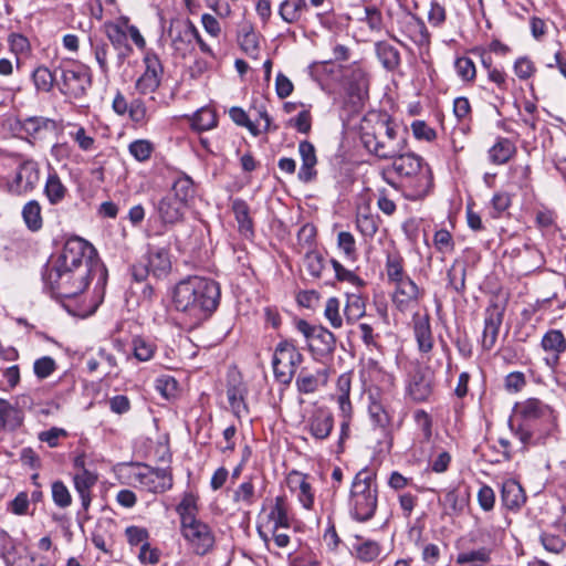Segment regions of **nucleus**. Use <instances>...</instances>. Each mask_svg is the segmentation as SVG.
<instances>
[{
	"instance_id": "c9c22d12",
	"label": "nucleus",
	"mask_w": 566,
	"mask_h": 566,
	"mask_svg": "<svg viewBox=\"0 0 566 566\" xmlns=\"http://www.w3.org/2000/svg\"><path fill=\"white\" fill-rule=\"evenodd\" d=\"M268 524L271 525L270 528L290 527L291 524L287 515V506L283 496L275 497L274 505L268 515Z\"/></svg>"
},
{
	"instance_id": "de8ad7c7",
	"label": "nucleus",
	"mask_w": 566,
	"mask_h": 566,
	"mask_svg": "<svg viewBox=\"0 0 566 566\" xmlns=\"http://www.w3.org/2000/svg\"><path fill=\"white\" fill-rule=\"evenodd\" d=\"M303 268L313 279H319L325 268V258L316 250H307L303 258Z\"/></svg>"
},
{
	"instance_id": "c756f323",
	"label": "nucleus",
	"mask_w": 566,
	"mask_h": 566,
	"mask_svg": "<svg viewBox=\"0 0 566 566\" xmlns=\"http://www.w3.org/2000/svg\"><path fill=\"white\" fill-rule=\"evenodd\" d=\"M327 381V371L325 369L317 370L315 374L302 370L296 378L295 385L301 394H313L324 386Z\"/></svg>"
},
{
	"instance_id": "6ab92c4d",
	"label": "nucleus",
	"mask_w": 566,
	"mask_h": 566,
	"mask_svg": "<svg viewBox=\"0 0 566 566\" xmlns=\"http://www.w3.org/2000/svg\"><path fill=\"white\" fill-rule=\"evenodd\" d=\"M187 206L180 202L169 192L166 193L156 205V211L164 224L174 226L182 221Z\"/></svg>"
},
{
	"instance_id": "a211bd4d",
	"label": "nucleus",
	"mask_w": 566,
	"mask_h": 566,
	"mask_svg": "<svg viewBox=\"0 0 566 566\" xmlns=\"http://www.w3.org/2000/svg\"><path fill=\"white\" fill-rule=\"evenodd\" d=\"M170 34L171 46L176 54L185 57L192 51V41L193 35H197V28L190 20L177 24L171 29Z\"/></svg>"
},
{
	"instance_id": "7c9ffc66",
	"label": "nucleus",
	"mask_w": 566,
	"mask_h": 566,
	"mask_svg": "<svg viewBox=\"0 0 566 566\" xmlns=\"http://www.w3.org/2000/svg\"><path fill=\"white\" fill-rule=\"evenodd\" d=\"M516 153V147L509 138L500 137L489 149V160L494 165L506 164Z\"/></svg>"
},
{
	"instance_id": "423d86ee",
	"label": "nucleus",
	"mask_w": 566,
	"mask_h": 566,
	"mask_svg": "<svg viewBox=\"0 0 566 566\" xmlns=\"http://www.w3.org/2000/svg\"><path fill=\"white\" fill-rule=\"evenodd\" d=\"M377 502L375 475L368 469H363L355 475L352 483L348 503L350 515L358 522H366L374 516Z\"/></svg>"
},
{
	"instance_id": "39448f33",
	"label": "nucleus",
	"mask_w": 566,
	"mask_h": 566,
	"mask_svg": "<svg viewBox=\"0 0 566 566\" xmlns=\"http://www.w3.org/2000/svg\"><path fill=\"white\" fill-rule=\"evenodd\" d=\"M54 264L63 269L84 268L87 273L98 276V284L104 285L106 281L107 271L99 261L96 250L91 243L78 237L71 238L65 242Z\"/></svg>"
},
{
	"instance_id": "09e8293b",
	"label": "nucleus",
	"mask_w": 566,
	"mask_h": 566,
	"mask_svg": "<svg viewBox=\"0 0 566 566\" xmlns=\"http://www.w3.org/2000/svg\"><path fill=\"white\" fill-rule=\"evenodd\" d=\"M176 511L180 516L181 525L197 520V496L192 493H185L180 503L177 505Z\"/></svg>"
},
{
	"instance_id": "20e7f679",
	"label": "nucleus",
	"mask_w": 566,
	"mask_h": 566,
	"mask_svg": "<svg viewBox=\"0 0 566 566\" xmlns=\"http://www.w3.org/2000/svg\"><path fill=\"white\" fill-rule=\"evenodd\" d=\"M94 276V274L87 273V270L84 268L76 270L71 268L63 269L60 265L53 264L44 273L43 280L45 289L50 292L51 296L61 302L70 313H73L66 301L80 296Z\"/></svg>"
},
{
	"instance_id": "6e6d98bb",
	"label": "nucleus",
	"mask_w": 566,
	"mask_h": 566,
	"mask_svg": "<svg viewBox=\"0 0 566 566\" xmlns=\"http://www.w3.org/2000/svg\"><path fill=\"white\" fill-rule=\"evenodd\" d=\"M510 182L520 189H526L531 185V167L528 165H513L509 170Z\"/></svg>"
},
{
	"instance_id": "4d7b16f0",
	"label": "nucleus",
	"mask_w": 566,
	"mask_h": 566,
	"mask_svg": "<svg viewBox=\"0 0 566 566\" xmlns=\"http://www.w3.org/2000/svg\"><path fill=\"white\" fill-rule=\"evenodd\" d=\"M103 28L107 39L115 48L125 45L127 41V32L120 23L108 21L104 23Z\"/></svg>"
},
{
	"instance_id": "864d4df0",
	"label": "nucleus",
	"mask_w": 566,
	"mask_h": 566,
	"mask_svg": "<svg viewBox=\"0 0 566 566\" xmlns=\"http://www.w3.org/2000/svg\"><path fill=\"white\" fill-rule=\"evenodd\" d=\"M69 132L70 138L77 144L78 148L83 151H92L95 149V138L90 135L86 129L81 125H72Z\"/></svg>"
},
{
	"instance_id": "bf43d9fd",
	"label": "nucleus",
	"mask_w": 566,
	"mask_h": 566,
	"mask_svg": "<svg viewBox=\"0 0 566 566\" xmlns=\"http://www.w3.org/2000/svg\"><path fill=\"white\" fill-rule=\"evenodd\" d=\"M510 428L524 447L544 443V439L542 437H535L534 433L523 423L515 424L511 421Z\"/></svg>"
},
{
	"instance_id": "680f3d73",
	"label": "nucleus",
	"mask_w": 566,
	"mask_h": 566,
	"mask_svg": "<svg viewBox=\"0 0 566 566\" xmlns=\"http://www.w3.org/2000/svg\"><path fill=\"white\" fill-rule=\"evenodd\" d=\"M52 500L61 509L69 507L72 504V495L67 486L62 481L52 483Z\"/></svg>"
},
{
	"instance_id": "cd10ccee",
	"label": "nucleus",
	"mask_w": 566,
	"mask_h": 566,
	"mask_svg": "<svg viewBox=\"0 0 566 566\" xmlns=\"http://www.w3.org/2000/svg\"><path fill=\"white\" fill-rule=\"evenodd\" d=\"M356 542L353 544L354 556L361 563H373L378 559L382 553V547L376 541L364 538L359 535L355 536Z\"/></svg>"
},
{
	"instance_id": "9b49d317",
	"label": "nucleus",
	"mask_w": 566,
	"mask_h": 566,
	"mask_svg": "<svg viewBox=\"0 0 566 566\" xmlns=\"http://www.w3.org/2000/svg\"><path fill=\"white\" fill-rule=\"evenodd\" d=\"M134 481L145 491L164 493L172 486V475L167 469H154L140 465L134 473Z\"/></svg>"
},
{
	"instance_id": "473e14b6",
	"label": "nucleus",
	"mask_w": 566,
	"mask_h": 566,
	"mask_svg": "<svg viewBox=\"0 0 566 566\" xmlns=\"http://www.w3.org/2000/svg\"><path fill=\"white\" fill-rule=\"evenodd\" d=\"M467 504V496L461 495L457 489L448 490L441 499L443 513L450 516L461 514Z\"/></svg>"
},
{
	"instance_id": "b1692460",
	"label": "nucleus",
	"mask_w": 566,
	"mask_h": 566,
	"mask_svg": "<svg viewBox=\"0 0 566 566\" xmlns=\"http://www.w3.org/2000/svg\"><path fill=\"white\" fill-rule=\"evenodd\" d=\"M516 412L525 422L553 419V409L537 398H530L518 403Z\"/></svg>"
},
{
	"instance_id": "c85d7f7f",
	"label": "nucleus",
	"mask_w": 566,
	"mask_h": 566,
	"mask_svg": "<svg viewBox=\"0 0 566 566\" xmlns=\"http://www.w3.org/2000/svg\"><path fill=\"white\" fill-rule=\"evenodd\" d=\"M501 500L509 510H518L525 503L524 490L515 480H506L502 484Z\"/></svg>"
},
{
	"instance_id": "f704fd0d",
	"label": "nucleus",
	"mask_w": 566,
	"mask_h": 566,
	"mask_svg": "<svg viewBox=\"0 0 566 566\" xmlns=\"http://www.w3.org/2000/svg\"><path fill=\"white\" fill-rule=\"evenodd\" d=\"M366 313V303L361 295L348 293L344 306V315L348 324H354Z\"/></svg>"
},
{
	"instance_id": "7ed1b4c3",
	"label": "nucleus",
	"mask_w": 566,
	"mask_h": 566,
	"mask_svg": "<svg viewBox=\"0 0 566 566\" xmlns=\"http://www.w3.org/2000/svg\"><path fill=\"white\" fill-rule=\"evenodd\" d=\"M364 147L379 159H394L407 149V138L389 116L375 114L373 130L363 128Z\"/></svg>"
},
{
	"instance_id": "ddd939ff",
	"label": "nucleus",
	"mask_w": 566,
	"mask_h": 566,
	"mask_svg": "<svg viewBox=\"0 0 566 566\" xmlns=\"http://www.w3.org/2000/svg\"><path fill=\"white\" fill-rule=\"evenodd\" d=\"M334 428V415L324 406L315 407L304 420V430L316 441L326 440Z\"/></svg>"
},
{
	"instance_id": "13d9d810",
	"label": "nucleus",
	"mask_w": 566,
	"mask_h": 566,
	"mask_svg": "<svg viewBox=\"0 0 566 566\" xmlns=\"http://www.w3.org/2000/svg\"><path fill=\"white\" fill-rule=\"evenodd\" d=\"M324 316L333 328L343 326V317L340 315V302L337 297H329L325 303Z\"/></svg>"
},
{
	"instance_id": "412c9836",
	"label": "nucleus",
	"mask_w": 566,
	"mask_h": 566,
	"mask_svg": "<svg viewBox=\"0 0 566 566\" xmlns=\"http://www.w3.org/2000/svg\"><path fill=\"white\" fill-rule=\"evenodd\" d=\"M412 329L419 352L422 354L431 352L433 348V336L431 332L430 316L427 312L413 313Z\"/></svg>"
},
{
	"instance_id": "f3484780",
	"label": "nucleus",
	"mask_w": 566,
	"mask_h": 566,
	"mask_svg": "<svg viewBox=\"0 0 566 566\" xmlns=\"http://www.w3.org/2000/svg\"><path fill=\"white\" fill-rule=\"evenodd\" d=\"M226 392L230 408L237 418L248 412L245 403L248 388L240 374L232 373L228 376Z\"/></svg>"
},
{
	"instance_id": "58836bf2",
	"label": "nucleus",
	"mask_w": 566,
	"mask_h": 566,
	"mask_svg": "<svg viewBox=\"0 0 566 566\" xmlns=\"http://www.w3.org/2000/svg\"><path fill=\"white\" fill-rule=\"evenodd\" d=\"M169 193L172 195V197H176L185 206L189 207V203L195 198L196 193L192 179L188 176L177 178Z\"/></svg>"
},
{
	"instance_id": "4c0bfd02",
	"label": "nucleus",
	"mask_w": 566,
	"mask_h": 566,
	"mask_svg": "<svg viewBox=\"0 0 566 566\" xmlns=\"http://www.w3.org/2000/svg\"><path fill=\"white\" fill-rule=\"evenodd\" d=\"M376 54L382 66L388 71H394L400 64L399 51L388 42L380 41L376 45Z\"/></svg>"
},
{
	"instance_id": "a18cd8bd",
	"label": "nucleus",
	"mask_w": 566,
	"mask_h": 566,
	"mask_svg": "<svg viewBox=\"0 0 566 566\" xmlns=\"http://www.w3.org/2000/svg\"><path fill=\"white\" fill-rule=\"evenodd\" d=\"M352 376L342 374L336 382V400L339 411H348L353 409L350 402Z\"/></svg>"
},
{
	"instance_id": "4468645a",
	"label": "nucleus",
	"mask_w": 566,
	"mask_h": 566,
	"mask_svg": "<svg viewBox=\"0 0 566 566\" xmlns=\"http://www.w3.org/2000/svg\"><path fill=\"white\" fill-rule=\"evenodd\" d=\"M505 305L492 302L485 310L484 328L481 345L484 350H491L496 343L500 327L502 326Z\"/></svg>"
},
{
	"instance_id": "0eeeda50",
	"label": "nucleus",
	"mask_w": 566,
	"mask_h": 566,
	"mask_svg": "<svg viewBox=\"0 0 566 566\" xmlns=\"http://www.w3.org/2000/svg\"><path fill=\"white\" fill-rule=\"evenodd\" d=\"M60 80L56 82L60 92L72 98L83 97L92 85L90 67L81 63H67L57 67Z\"/></svg>"
},
{
	"instance_id": "37998d69",
	"label": "nucleus",
	"mask_w": 566,
	"mask_h": 566,
	"mask_svg": "<svg viewBox=\"0 0 566 566\" xmlns=\"http://www.w3.org/2000/svg\"><path fill=\"white\" fill-rule=\"evenodd\" d=\"M22 413L7 400L0 399V427L3 429H15L21 426Z\"/></svg>"
},
{
	"instance_id": "dca6fc26",
	"label": "nucleus",
	"mask_w": 566,
	"mask_h": 566,
	"mask_svg": "<svg viewBox=\"0 0 566 566\" xmlns=\"http://www.w3.org/2000/svg\"><path fill=\"white\" fill-rule=\"evenodd\" d=\"M394 286L392 303L402 313L417 307L423 296V290L410 277L394 284Z\"/></svg>"
},
{
	"instance_id": "052dcab7",
	"label": "nucleus",
	"mask_w": 566,
	"mask_h": 566,
	"mask_svg": "<svg viewBox=\"0 0 566 566\" xmlns=\"http://www.w3.org/2000/svg\"><path fill=\"white\" fill-rule=\"evenodd\" d=\"M458 76L464 82H473L476 76L474 62L467 56L458 57L454 62Z\"/></svg>"
},
{
	"instance_id": "e433bc0d",
	"label": "nucleus",
	"mask_w": 566,
	"mask_h": 566,
	"mask_svg": "<svg viewBox=\"0 0 566 566\" xmlns=\"http://www.w3.org/2000/svg\"><path fill=\"white\" fill-rule=\"evenodd\" d=\"M258 500V494L252 480H248L238 485L233 491L232 501L239 507H250Z\"/></svg>"
},
{
	"instance_id": "338daca9",
	"label": "nucleus",
	"mask_w": 566,
	"mask_h": 566,
	"mask_svg": "<svg viewBox=\"0 0 566 566\" xmlns=\"http://www.w3.org/2000/svg\"><path fill=\"white\" fill-rule=\"evenodd\" d=\"M433 245L441 254H451L454 251L452 234L444 229L436 231L433 235Z\"/></svg>"
},
{
	"instance_id": "a878e982",
	"label": "nucleus",
	"mask_w": 566,
	"mask_h": 566,
	"mask_svg": "<svg viewBox=\"0 0 566 566\" xmlns=\"http://www.w3.org/2000/svg\"><path fill=\"white\" fill-rule=\"evenodd\" d=\"M97 474L90 470L75 472L73 475L74 489L77 492L82 507L86 512L92 502V489L97 483Z\"/></svg>"
},
{
	"instance_id": "774afa93",
	"label": "nucleus",
	"mask_w": 566,
	"mask_h": 566,
	"mask_svg": "<svg viewBox=\"0 0 566 566\" xmlns=\"http://www.w3.org/2000/svg\"><path fill=\"white\" fill-rule=\"evenodd\" d=\"M129 154L138 161H145L149 159L154 147L150 142L146 139H137L129 144Z\"/></svg>"
},
{
	"instance_id": "69168bd1",
	"label": "nucleus",
	"mask_w": 566,
	"mask_h": 566,
	"mask_svg": "<svg viewBox=\"0 0 566 566\" xmlns=\"http://www.w3.org/2000/svg\"><path fill=\"white\" fill-rule=\"evenodd\" d=\"M91 46L95 56V60L99 66V70L103 74H107L108 72V62L107 56L109 52V46L103 40L94 41L91 39Z\"/></svg>"
},
{
	"instance_id": "ea45409f",
	"label": "nucleus",
	"mask_w": 566,
	"mask_h": 566,
	"mask_svg": "<svg viewBox=\"0 0 566 566\" xmlns=\"http://www.w3.org/2000/svg\"><path fill=\"white\" fill-rule=\"evenodd\" d=\"M22 218L30 231H39L43 226L42 207L40 202L36 200L28 201L22 208Z\"/></svg>"
},
{
	"instance_id": "4be33fe9",
	"label": "nucleus",
	"mask_w": 566,
	"mask_h": 566,
	"mask_svg": "<svg viewBox=\"0 0 566 566\" xmlns=\"http://www.w3.org/2000/svg\"><path fill=\"white\" fill-rule=\"evenodd\" d=\"M298 155L302 160L297 177L304 182L313 181L317 176L316 165L317 156L314 145L308 140H302L298 144Z\"/></svg>"
},
{
	"instance_id": "aec40b11",
	"label": "nucleus",
	"mask_w": 566,
	"mask_h": 566,
	"mask_svg": "<svg viewBox=\"0 0 566 566\" xmlns=\"http://www.w3.org/2000/svg\"><path fill=\"white\" fill-rule=\"evenodd\" d=\"M541 346L547 354L545 363L549 367H555L560 358V355L566 350V338L562 331L549 329L542 337Z\"/></svg>"
},
{
	"instance_id": "0e129e2a",
	"label": "nucleus",
	"mask_w": 566,
	"mask_h": 566,
	"mask_svg": "<svg viewBox=\"0 0 566 566\" xmlns=\"http://www.w3.org/2000/svg\"><path fill=\"white\" fill-rule=\"evenodd\" d=\"M368 412L373 422L378 427H386L390 422V417L384 406L370 396Z\"/></svg>"
},
{
	"instance_id": "2eb2a0df",
	"label": "nucleus",
	"mask_w": 566,
	"mask_h": 566,
	"mask_svg": "<svg viewBox=\"0 0 566 566\" xmlns=\"http://www.w3.org/2000/svg\"><path fill=\"white\" fill-rule=\"evenodd\" d=\"M184 537L192 545L195 552L205 555L214 543V537L209 526L199 520L181 525Z\"/></svg>"
},
{
	"instance_id": "f8f14e48",
	"label": "nucleus",
	"mask_w": 566,
	"mask_h": 566,
	"mask_svg": "<svg viewBox=\"0 0 566 566\" xmlns=\"http://www.w3.org/2000/svg\"><path fill=\"white\" fill-rule=\"evenodd\" d=\"M434 387V374L426 368L416 369L408 379L406 392L415 402H424L431 397Z\"/></svg>"
},
{
	"instance_id": "e2e57ef3",
	"label": "nucleus",
	"mask_w": 566,
	"mask_h": 566,
	"mask_svg": "<svg viewBox=\"0 0 566 566\" xmlns=\"http://www.w3.org/2000/svg\"><path fill=\"white\" fill-rule=\"evenodd\" d=\"M129 118L138 125L147 123L150 118L146 103L142 98H134L129 104Z\"/></svg>"
},
{
	"instance_id": "5701e85b",
	"label": "nucleus",
	"mask_w": 566,
	"mask_h": 566,
	"mask_svg": "<svg viewBox=\"0 0 566 566\" xmlns=\"http://www.w3.org/2000/svg\"><path fill=\"white\" fill-rule=\"evenodd\" d=\"M401 31L417 45L428 44L429 32L424 22L411 13H403L399 20Z\"/></svg>"
},
{
	"instance_id": "a19ab883",
	"label": "nucleus",
	"mask_w": 566,
	"mask_h": 566,
	"mask_svg": "<svg viewBox=\"0 0 566 566\" xmlns=\"http://www.w3.org/2000/svg\"><path fill=\"white\" fill-rule=\"evenodd\" d=\"M67 192L66 187L61 181L60 177L55 171L49 174L45 186L44 193L51 205L60 203Z\"/></svg>"
},
{
	"instance_id": "1a4fd4ad",
	"label": "nucleus",
	"mask_w": 566,
	"mask_h": 566,
	"mask_svg": "<svg viewBox=\"0 0 566 566\" xmlns=\"http://www.w3.org/2000/svg\"><path fill=\"white\" fill-rule=\"evenodd\" d=\"M40 181L39 164L32 159L19 163L12 178H4L6 190L15 196L27 195L33 191Z\"/></svg>"
},
{
	"instance_id": "72a5a7b5",
	"label": "nucleus",
	"mask_w": 566,
	"mask_h": 566,
	"mask_svg": "<svg viewBox=\"0 0 566 566\" xmlns=\"http://www.w3.org/2000/svg\"><path fill=\"white\" fill-rule=\"evenodd\" d=\"M306 9L305 0H284L280 3L279 15L284 22L292 24L301 19Z\"/></svg>"
},
{
	"instance_id": "393cba45",
	"label": "nucleus",
	"mask_w": 566,
	"mask_h": 566,
	"mask_svg": "<svg viewBox=\"0 0 566 566\" xmlns=\"http://www.w3.org/2000/svg\"><path fill=\"white\" fill-rule=\"evenodd\" d=\"M56 129L57 123L48 117L30 116L21 120V130L35 139L45 138Z\"/></svg>"
},
{
	"instance_id": "f03ea898",
	"label": "nucleus",
	"mask_w": 566,
	"mask_h": 566,
	"mask_svg": "<svg viewBox=\"0 0 566 566\" xmlns=\"http://www.w3.org/2000/svg\"><path fill=\"white\" fill-rule=\"evenodd\" d=\"M392 170L399 181L397 188L409 200L424 198L433 187V176L430 166L415 153L401 151L392 159Z\"/></svg>"
},
{
	"instance_id": "f257e3e1",
	"label": "nucleus",
	"mask_w": 566,
	"mask_h": 566,
	"mask_svg": "<svg viewBox=\"0 0 566 566\" xmlns=\"http://www.w3.org/2000/svg\"><path fill=\"white\" fill-rule=\"evenodd\" d=\"M172 305L177 312L198 325L218 307L220 287L211 279L192 275L179 281L172 290Z\"/></svg>"
},
{
	"instance_id": "c03bdc74",
	"label": "nucleus",
	"mask_w": 566,
	"mask_h": 566,
	"mask_svg": "<svg viewBox=\"0 0 566 566\" xmlns=\"http://www.w3.org/2000/svg\"><path fill=\"white\" fill-rule=\"evenodd\" d=\"M491 560V549L488 547H480L478 549L462 551L457 555V565H472L480 564L486 565Z\"/></svg>"
},
{
	"instance_id": "2f4dec72",
	"label": "nucleus",
	"mask_w": 566,
	"mask_h": 566,
	"mask_svg": "<svg viewBox=\"0 0 566 566\" xmlns=\"http://www.w3.org/2000/svg\"><path fill=\"white\" fill-rule=\"evenodd\" d=\"M385 269L388 282L392 285L410 277L405 272L403 258L397 251L387 252Z\"/></svg>"
},
{
	"instance_id": "9d476101",
	"label": "nucleus",
	"mask_w": 566,
	"mask_h": 566,
	"mask_svg": "<svg viewBox=\"0 0 566 566\" xmlns=\"http://www.w3.org/2000/svg\"><path fill=\"white\" fill-rule=\"evenodd\" d=\"M145 71L136 80L135 88L142 95L155 93L161 85L164 77V65L154 51H147L143 57Z\"/></svg>"
},
{
	"instance_id": "603ef678",
	"label": "nucleus",
	"mask_w": 566,
	"mask_h": 566,
	"mask_svg": "<svg viewBox=\"0 0 566 566\" xmlns=\"http://www.w3.org/2000/svg\"><path fill=\"white\" fill-rule=\"evenodd\" d=\"M0 549L7 566L19 563L24 556H17L15 541L3 530L0 531Z\"/></svg>"
},
{
	"instance_id": "79ce46f5",
	"label": "nucleus",
	"mask_w": 566,
	"mask_h": 566,
	"mask_svg": "<svg viewBox=\"0 0 566 566\" xmlns=\"http://www.w3.org/2000/svg\"><path fill=\"white\" fill-rule=\"evenodd\" d=\"M356 227L365 238H373L378 231V217L369 208L359 209L356 216Z\"/></svg>"
},
{
	"instance_id": "6e6552de",
	"label": "nucleus",
	"mask_w": 566,
	"mask_h": 566,
	"mask_svg": "<svg viewBox=\"0 0 566 566\" xmlns=\"http://www.w3.org/2000/svg\"><path fill=\"white\" fill-rule=\"evenodd\" d=\"M302 360L303 355L292 342L287 339L281 340L276 345L272 358L275 379L283 385H289Z\"/></svg>"
},
{
	"instance_id": "8fccbe9b",
	"label": "nucleus",
	"mask_w": 566,
	"mask_h": 566,
	"mask_svg": "<svg viewBox=\"0 0 566 566\" xmlns=\"http://www.w3.org/2000/svg\"><path fill=\"white\" fill-rule=\"evenodd\" d=\"M156 345L150 339L136 336L132 340L133 355L138 361L150 360L156 353Z\"/></svg>"
},
{
	"instance_id": "49530a36",
	"label": "nucleus",
	"mask_w": 566,
	"mask_h": 566,
	"mask_svg": "<svg viewBox=\"0 0 566 566\" xmlns=\"http://www.w3.org/2000/svg\"><path fill=\"white\" fill-rule=\"evenodd\" d=\"M218 118L213 109L202 107L197 111L191 118V126L198 132L209 130L217 126Z\"/></svg>"
},
{
	"instance_id": "3c124183",
	"label": "nucleus",
	"mask_w": 566,
	"mask_h": 566,
	"mask_svg": "<svg viewBox=\"0 0 566 566\" xmlns=\"http://www.w3.org/2000/svg\"><path fill=\"white\" fill-rule=\"evenodd\" d=\"M57 72H59L57 69L55 70L54 73H52L45 66L36 67L32 74L33 83H34L36 90L45 92V93L50 92L52 90L54 83L59 81V80H56Z\"/></svg>"
},
{
	"instance_id": "bb28decb",
	"label": "nucleus",
	"mask_w": 566,
	"mask_h": 566,
	"mask_svg": "<svg viewBox=\"0 0 566 566\" xmlns=\"http://www.w3.org/2000/svg\"><path fill=\"white\" fill-rule=\"evenodd\" d=\"M147 265L155 277L161 279L167 276L171 270L169 250L166 248H151L147 255Z\"/></svg>"
},
{
	"instance_id": "5fc2aeb1",
	"label": "nucleus",
	"mask_w": 566,
	"mask_h": 566,
	"mask_svg": "<svg viewBox=\"0 0 566 566\" xmlns=\"http://www.w3.org/2000/svg\"><path fill=\"white\" fill-rule=\"evenodd\" d=\"M229 116L238 126L245 127L253 136L261 134L260 124L252 122L245 111L241 107L233 106L229 109Z\"/></svg>"
}]
</instances>
